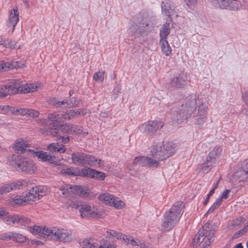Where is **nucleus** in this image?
<instances>
[{
	"label": "nucleus",
	"instance_id": "63",
	"mask_svg": "<svg viewBox=\"0 0 248 248\" xmlns=\"http://www.w3.org/2000/svg\"><path fill=\"white\" fill-rule=\"evenodd\" d=\"M122 239L124 240L125 242L129 244H130L131 240H133V239L130 236H125V235L124 238H122Z\"/></svg>",
	"mask_w": 248,
	"mask_h": 248
},
{
	"label": "nucleus",
	"instance_id": "39",
	"mask_svg": "<svg viewBox=\"0 0 248 248\" xmlns=\"http://www.w3.org/2000/svg\"><path fill=\"white\" fill-rule=\"evenodd\" d=\"M106 174L103 172L93 169L91 173V178L104 180L106 177Z\"/></svg>",
	"mask_w": 248,
	"mask_h": 248
},
{
	"label": "nucleus",
	"instance_id": "45",
	"mask_svg": "<svg viewBox=\"0 0 248 248\" xmlns=\"http://www.w3.org/2000/svg\"><path fill=\"white\" fill-rule=\"evenodd\" d=\"M222 199L220 197L217 199L216 201L213 204L212 206L207 211L206 214H210L214 211V210L217 208L221 204L222 202Z\"/></svg>",
	"mask_w": 248,
	"mask_h": 248
},
{
	"label": "nucleus",
	"instance_id": "27",
	"mask_svg": "<svg viewBox=\"0 0 248 248\" xmlns=\"http://www.w3.org/2000/svg\"><path fill=\"white\" fill-rule=\"evenodd\" d=\"M88 159L86 162V165H89L91 167H101L104 165V161L101 159H97L94 156H92L91 155H87Z\"/></svg>",
	"mask_w": 248,
	"mask_h": 248
},
{
	"label": "nucleus",
	"instance_id": "19",
	"mask_svg": "<svg viewBox=\"0 0 248 248\" xmlns=\"http://www.w3.org/2000/svg\"><path fill=\"white\" fill-rule=\"evenodd\" d=\"M30 142L23 139H17L13 145L14 149L16 153L22 154L27 150V148L30 147Z\"/></svg>",
	"mask_w": 248,
	"mask_h": 248
},
{
	"label": "nucleus",
	"instance_id": "18",
	"mask_svg": "<svg viewBox=\"0 0 248 248\" xmlns=\"http://www.w3.org/2000/svg\"><path fill=\"white\" fill-rule=\"evenodd\" d=\"M29 151L43 161H48L50 163H55L56 162L55 157L46 152L42 151H35L34 150H29Z\"/></svg>",
	"mask_w": 248,
	"mask_h": 248
},
{
	"label": "nucleus",
	"instance_id": "14",
	"mask_svg": "<svg viewBox=\"0 0 248 248\" xmlns=\"http://www.w3.org/2000/svg\"><path fill=\"white\" fill-rule=\"evenodd\" d=\"M23 186L24 184L20 181H15L5 184L0 187V195L4 196L12 191L21 189Z\"/></svg>",
	"mask_w": 248,
	"mask_h": 248
},
{
	"label": "nucleus",
	"instance_id": "60",
	"mask_svg": "<svg viewBox=\"0 0 248 248\" xmlns=\"http://www.w3.org/2000/svg\"><path fill=\"white\" fill-rule=\"evenodd\" d=\"M8 212L4 210L2 207H0V216L2 217L8 215Z\"/></svg>",
	"mask_w": 248,
	"mask_h": 248
},
{
	"label": "nucleus",
	"instance_id": "46",
	"mask_svg": "<svg viewBox=\"0 0 248 248\" xmlns=\"http://www.w3.org/2000/svg\"><path fill=\"white\" fill-rule=\"evenodd\" d=\"M215 163H210L207 161V158L205 162L201 165L200 170L203 173H207L210 170V167L214 164Z\"/></svg>",
	"mask_w": 248,
	"mask_h": 248
},
{
	"label": "nucleus",
	"instance_id": "37",
	"mask_svg": "<svg viewBox=\"0 0 248 248\" xmlns=\"http://www.w3.org/2000/svg\"><path fill=\"white\" fill-rule=\"evenodd\" d=\"M18 215L10 216L7 215L2 217V220L7 224L17 223Z\"/></svg>",
	"mask_w": 248,
	"mask_h": 248
},
{
	"label": "nucleus",
	"instance_id": "13",
	"mask_svg": "<svg viewBox=\"0 0 248 248\" xmlns=\"http://www.w3.org/2000/svg\"><path fill=\"white\" fill-rule=\"evenodd\" d=\"M164 124V123L162 121H152L141 124L140 128L141 131L149 134L161 129Z\"/></svg>",
	"mask_w": 248,
	"mask_h": 248
},
{
	"label": "nucleus",
	"instance_id": "22",
	"mask_svg": "<svg viewBox=\"0 0 248 248\" xmlns=\"http://www.w3.org/2000/svg\"><path fill=\"white\" fill-rule=\"evenodd\" d=\"M39 189L37 188L32 187L29 191L26 192L24 193L25 197V200L27 202L35 201L36 200L40 199L42 197V195L37 193V191Z\"/></svg>",
	"mask_w": 248,
	"mask_h": 248
},
{
	"label": "nucleus",
	"instance_id": "31",
	"mask_svg": "<svg viewBox=\"0 0 248 248\" xmlns=\"http://www.w3.org/2000/svg\"><path fill=\"white\" fill-rule=\"evenodd\" d=\"M37 86L32 84L26 83L22 84L21 88L20 91L21 93H27L30 92H33L37 89Z\"/></svg>",
	"mask_w": 248,
	"mask_h": 248
},
{
	"label": "nucleus",
	"instance_id": "4",
	"mask_svg": "<svg viewBox=\"0 0 248 248\" xmlns=\"http://www.w3.org/2000/svg\"><path fill=\"white\" fill-rule=\"evenodd\" d=\"M184 206L182 202H177L165 214L162 225L164 230L168 231L177 224L183 212Z\"/></svg>",
	"mask_w": 248,
	"mask_h": 248
},
{
	"label": "nucleus",
	"instance_id": "53",
	"mask_svg": "<svg viewBox=\"0 0 248 248\" xmlns=\"http://www.w3.org/2000/svg\"><path fill=\"white\" fill-rule=\"evenodd\" d=\"M61 172L63 174H66L68 175H75V172L72 168L63 169L61 170Z\"/></svg>",
	"mask_w": 248,
	"mask_h": 248
},
{
	"label": "nucleus",
	"instance_id": "61",
	"mask_svg": "<svg viewBox=\"0 0 248 248\" xmlns=\"http://www.w3.org/2000/svg\"><path fill=\"white\" fill-rule=\"evenodd\" d=\"M70 206L73 208H78L79 207L80 208V204L79 205L78 203L77 202H72L70 204Z\"/></svg>",
	"mask_w": 248,
	"mask_h": 248
},
{
	"label": "nucleus",
	"instance_id": "57",
	"mask_svg": "<svg viewBox=\"0 0 248 248\" xmlns=\"http://www.w3.org/2000/svg\"><path fill=\"white\" fill-rule=\"evenodd\" d=\"M230 190L229 189H226L222 193V195L220 196L221 199H226L228 198V195Z\"/></svg>",
	"mask_w": 248,
	"mask_h": 248
},
{
	"label": "nucleus",
	"instance_id": "15",
	"mask_svg": "<svg viewBox=\"0 0 248 248\" xmlns=\"http://www.w3.org/2000/svg\"><path fill=\"white\" fill-rule=\"evenodd\" d=\"M186 76L184 74H180L171 79L170 86L172 89L183 88L186 83Z\"/></svg>",
	"mask_w": 248,
	"mask_h": 248
},
{
	"label": "nucleus",
	"instance_id": "29",
	"mask_svg": "<svg viewBox=\"0 0 248 248\" xmlns=\"http://www.w3.org/2000/svg\"><path fill=\"white\" fill-rule=\"evenodd\" d=\"M161 51L166 56H169L171 53V48L167 40H160Z\"/></svg>",
	"mask_w": 248,
	"mask_h": 248
},
{
	"label": "nucleus",
	"instance_id": "30",
	"mask_svg": "<svg viewBox=\"0 0 248 248\" xmlns=\"http://www.w3.org/2000/svg\"><path fill=\"white\" fill-rule=\"evenodd\" d=\"M17 66V62H4L1 61L0 62V71H6L9 69L16 68Z\"/></svg>",
	"mask_w": 248,
	"mask_h": 248
},
{
	"label": "nucleus",
	"instance_id": "2",
	"mask_svg": "<svg viewBox=\"0 0 248 248\" xmlns=\"http://www.w3.org/2000/svg\"><path fill=\"white\" fill-rule=\"evenodd\" d=\"M29 231L44 238H48L59 242H68L73 239L70 231L55 227L48 228L34 226L30 227Z\"/></svg>",
	"mask_w": 248,
	"mask_h": 248
},
{
	"label": "nucleus",
	"instance_id": "34",
	"mask_svg": "<svg viewBox=\"0 0 248 248\" xmlns=\"http://www.w3.org/2000/svg\"><path fill=\"white\" fill-rule=\"evenodd\" d=\"M17 109V108H15L9 106H0V113L8 114L10 113L16 115V110Z\"/></svg>",
	"mask_w": 248,
	"mask_h": 248
},
{
	"label": "nucleus",
	"instance_id": "44",
	"mask_svg": "<svg viewBox=\"0 0 248 248\" xmlns=\"http://www.w3.org/2000/svg\"><path fill=\"white\" fill-rule=\"evenodd\" d=\"M107 233L110 236L115 237L117 239H122V238H124V235L117 232L114 230H108L107 231Z\"/></svg>",
	"mask_w": 248,
	"mask_h": 248
},
{
	"label": "nucleus",
	"instance_id": "26",
	"mask_svg": "<svg viewBox=\"0 0 248 248\" xmlns=\"http://www.w3.org/2000/svg\"><path fill=\"white\" fill-rule=\"evenodd\" d=\"M22 86V81L19 79H13L10 85H9V88L10 89V93L15 94L19 93L20 91Z\"/></svg>",
	"mask_w": 248,
	"mask_h": 248
},
{
	"label": "nucleus",
	"instance_id": "35",
	"mask_svg": "<svg viewBox=\"0 0 248 248\" xmlns=\"http://www.w3.org/2000/svg\"><path fill=\"white\" fill-rule=\"evenodd\" d=\"M15 42L9 39H4L0 37V45L6 48L13 49L15 48Z\"/></svg>",
	"mask_w": 248,
	"mask_h": 248
},
{
	"label": "nucleus",
	"instance_id": "62",
	"mask_svg": "<svg viewBox=\"0 0 248 248\" xmlns=\"http://www.w3.org/2000/svg\"><path fill=\"white\" fill-rule=\"evenodd\" d=\"M19 12L17 8H14L13 11H11L10 16H19Z\"/></svg>",
	"mask_w": 248,
	"mask_h": 248
},
{
	"label": "nucleus",
	"instance_id": "3",
	"mask_svg": "<svg viewBox=\"0 0 248 248\" xmlns=\"http://www.w3.org/2000/svg\"><path fill=\"white\" fill-rule=\"evenodd\" d=\"M149 150L150 156L153 160L158 162L157 167L160 161L171 156L176 151L175 145L171 142H154Z\"/></svg>",
	"mask_w": 248,
	"mask_h": 248
},
{
	"label": "nucleus",
	"instance_id": "59",
	"mask_svg": "<svg viewBox=\"0 0 248 248\" xmlns=\"http://www.w3.org/2000/svg\"><path fill=\"white\" fill-rule=\"evenodd\" d=\"M241 221H242V219L241 218H240V219H239V218L236 219L232 221V225L233 226H234V227L238 226H239V225H240L241 224Z\"/></svg>",
	"mask_w": 248,
	"mask_h": 248
},
{
	"label": "nucleus",
	"instance_id": "6",
	"mask_svg": "<svg viewBox=\"0 0 248 248\" xmlns=\"http://www.w3.org/2000/svg\"><path fill=\"white\" fill-rule=\"evenodd\" d=\"M157 164L158 162L153 160L152 158L144 156H139L134 158L133 163L129 164L127 165L126 170L131 175L135 177H139V173L136 168V166H148L151 168H157Z\"/></svg>",
	"mask_w": 248,
	"mask_h": 248
},
{
	"label": "nucleus",
	"instance_id": "11",
	"mask_svg": "<svg viewBox=\"0 0 248 248\" xmlns=\"http://www.w3.org/2000/svg\"><path fill=\"white\" fill-rule=\"evenodd\" d=\"M98 199L103 202L106 204H108L117 208L122 207L124 205L123 202L119 200L118 198L114 195L105 193L102 194L98 196Z\"/></svg>",
	"mask_w": 248,
	"mask_h": 248
},
{
	"label": "nucleus",
	"instance_id": "43",
	"mask_svg": "<svg viewBox=\"0 0 248 248\" xmlns=\"http://www.w3.org/2000/svg\"><path fill=\"white\" fill-rule=\"evenodd\" d=\"M10 89L9 85H2L0 86V97H4L8 94H13L10 93Z\"/></svg>",
	"mask_w": 248,
	"mask_h": 248
},
{
	"label": "nucleus",
	"instance_id": "9",
	"mask_svg": "<svg viewBox=\"0 0 248 248\" xmlns=\"http://www.w3.org/2000/svg\"><path fill=\"white\" fill-rule=\"evenodd\" d=\"M82 218L91 219L99 218L101 217V211L95 206H91L87 203H81L79 209Z\"/></svg>",
	"mask_w": 248,
	"mask_h": 248
},
{
	"label": "nucleus",
	"instance_id": "52",
	"mask_svg": "<svg viewBox=\"0 0 248 248\" xmlns=\"http://www.w3.org/2000/svg\"><path fill=\"white\" fill-rule=\"evenodd\" d=\"M79 101L77 100L75 97L71 98L70 101L68 102V107L72 108L78 106Z\"/></svg>",
	"mask_w": 248,
	"mask_h": 248
},
{
	"label": "nucleus",
	"instance_id": "64",
	"mask_svg": "<svg viewBox=\"0 0 248 248\" xmlns=\"http://www.w3.org/2000/svg\"><path fill=\"white\" fill-rule=\"evenodd\" d=\"M130 244L133 246H137L139 247V244H140V240H135L133 239L132 240H131Z\"/></svg>",
	"mask_w": 248,
	"mask_h": 248
},
{
	"label": "nucleus",
	"instance_id": "12",
	"mask_svg": "<svg viewBox=\"0 0 248 248\" xmlns=\"http://www.w3.org/2000/svg\"><path fill=\"white\" fill-rule=\"evenodd\" d=\"M0 240L3 241L12 240L18 243H25L28 239L23 234L15 232H9L0 234Z\"/></svg>",
	"mask_w": 248,
	"mask_h": 248
},
{
	"label": "nucleus",
	"instance_id": "55",
	"mask_svg": "<svg viewBox=\"0 0 248 248\" xmlns=\"http://www.w3.org/2000/svg\"><path fill=\"white\" fill-rule=\"evenodd\" d=\"M58 132V130L57 128H51L46 131V134H50L52 135V136L55 137L57 136Z\"/></svg>",
	"mask_w": 248,
	"mask_h": 248
},
{
	"label": "nucleus",
	"instance_id": "28",
	"mask_svg": "<svg viewBox=\"0 0 248 248\" xmlns=\"http://www.w3.org/2000/svg\"><path fill=\"white\" fill-rule=\"evenodd\" d=\"M170 23H166L162 25L159 32L160 40H167V36L170 34Z\"/></svg>",
	"mask_w": 248,
	"mask_h": 248
},
{
	"label": "nucleus",
	"instance_id": "24",
	"mask_svg": "<svg viewBox=\"0 0 248 248\" xmlns=\"http://www.w3.org/2000/svg\"><path fill=\"white\" fill-rule=\"evenodd\" d=\"M16 111V115L28 116L33 118L38 117L39 114V111L29 108H17Z\"/></svg>",
	"mask_w": 248,
	"mask_h": 248
},
{
	"label": "nucleus",
	"instance_id": "42",
	"mask_svg": "<svg viewBox=\"0 0 248 248\" xmlns=\"http://www.w3.org/2000/svg\"><path fill=\"white\" fill-rule=\"evenodd\" d=\"M19 20L18 16H9L7 26L8 27H12V32L15 30V27Z\"/></svg>",
	"mask_w": 248,
	"mask_h": 248
},
{
	"label": "nucleus",
	"instance_id": "48",
	"mask_svg": "<svg viewBox=\"0 0 248 248\" xmlns=\"http://www.w3.org/2000/svg\"><path fill=\"white\" fill-rule=\"evenodd\" d=\"M74 126L75 129H74L73 134H87L88 133L87 130L83 128L82 127L76 125H74Z\"/></svg>",
	"mask_w": 248,
	"mask_h": 248
},
{
	"label": "nucleus",
	"instance_id": "20",
	"mask_svg": "<svg viewBox=\"0 0 248 248\" xmlns=\"http://www.w3.org/2000/svg\"><path fill=\"white\" fill-rule=\"evenodd\" d=\"M161 10L162 15L164 16H172L175 14L173 2L168 0L162 2Z\"/></svg>",
	"mask_w": 248,
	"mask_h": 248
},
{
	"label": "nucleus",
	"instance_id": "23",
	"mask_svg": "<svg viewBox=\"0 0 248 248\" xmlns=\"http://www.w3.org/2000/svg\"><path fill=\"white\" fill-rule=\"evenodd\" d=\"M240 6L239 1H232L231 0H220L219 7L221 9H229L230 10H237Z\"/></svg>",
	"mask_w": 248,
	"mask_h": 248
},
{
	"label": "nucleus",
	"instance_id": "16",
	"mask_svg": "<svg viewBox=\"0 0 248 248\" xmlns=\"http://www.w3.org/2000/svg\"><path fill=\"white\" fill-rule=\"evenodd\" d=\"M89 113L90 110L86 108L72 109L64 113V119L69 120L80 116H84Z\"/></svg>",
	"mask_w": 248,
	"mask_h": 248
},
{
	"label": "nucleus",
	"instance_id": "10",
	"mask_svg": "<svg viewBox=\"0 0 248 248\" xmlns=\"http://www.w3.org/2000/svg\"><path fill=\"white\" fill-rule=\"evenodd\" d=\"M63 195L69 194L71 196H78L84 199L91 198L93 196V193L85 187L78 186H67L66 189L62 190Z\"/></svg>",
	"mask_w": 248,
	"mask_h": 248
},
{
	"label": "nucleus",
	"instance_id": "32",
	"mask_svg": "<svg viewBox=\"0 0 248 248\" xmlns=\"http://www.w3.org/2000/svg\"><path fill=\"white\" fill-rule=\"evenodd\" d=\"M80 245L81 248H96L98 247V244L91 238L83 240Z\"/></svg>",
	"mask_w": 248,
	"mask_h": 248
},
{
	"label": "nucleus",
	"instance_id": "8",
	"mask_svg": "<svg viewBox=\"0 0 248 248\" xmlns=\"http://www.w3.org/2000/svg\"><path fill=\"white\" fill-rule=\"evenodd\" d=\"M15 163V168L16 170L25 174L31 175L37 170V166L32 160L22 156H18Z\"/></svg>",
	"mask_w": 248,
	"mask_h": 248
},
{
	"label": "nucleus",
	"instance_id": "56",
	"mask_svg": "<svg viewBox=\"0 0 248 248\" xmlns=\"http://www.w3.org/2000/svg\"><path fill=\"white\" fill-rule=\"evenodd\" d=\"M198 0H184V2L187 5H194L197 2Z\"/></svg>",
	"mask_w": 248,
	"mask_h": 248
},
{
	"label": "nucleus",
	"instance_id": "17",
	"mask_svg": "<svg viewBox=\"0 0 248 248\" xmlns=\"http://www.w3.org/2000/svg\"><path fill=\"white\" fill-rule=\"evenodd\" d=\"M233 177L239 182L248 181V161L243 165L242 169L237 170L234 173Z\"/></svg>",
	"mask_w": 248,
	"mask_h": 248
},
{
	"label": "nucleus",
	"instance_id": "1",
	"mask_svg": "<svg viewBox=\"0 0 248 248\" xmlns=\"http://www.w3.org/2000/svg\"><path fill=\"white\" fill-rule=\"evenodd\" d=\"M207 107L195 94L186 96L180 112L174 114L178 124L186 122L189 118H195V124L201 127L206 120Z\"/></svg>",
	"mask_w": 248,
	"mask_h": 248
},
{
	"label": "nucleus",
	"instance_id": "7",
	"mask_svg": "<svg viewBox=\"0 0 248 248\" xmlns=\"http://www.w3.org/2000/svg\"><path fill=\"white\" fill-rule=\"evenodd\" d=\"M153 28L152 25L143 19L137 18L131 22L129 30L132 35L139 37L147 35Z\"/></svg>",
	"mask_w": 248,
	"mask_h": 248
},
{
	"label": "nucleus",
	"instance_id": "40",
	"mask_svg": "<svg viewBox=\"0 0 248 248\" xmlns=\"http://www.w3.org/2000/svg\"><path fill=\"white\" fill-rule=\"evenodd\" d=\"M74 125H71L69 124H65L64 125H62L61 127V131L63 133H67L69 134H73V132L75 129Z\"/></svg>",
	"mask_w": 248,
	"mask_h": 248
},
{
	"label": "nucleus",
	"instance_id": "49",
	"mask_svg": "<svg viewBox=\"0 0 248 248\" xmlns=\"http://www.w3.org/2000/svg\"><path fill=\"white\" fill-rule=\"evenodd\" d=\"M31 220L28 217L24 216H18V219L17 220V223L21 224V225H26L31 223Z\"/></svg>",
	"mask_w": 248,
	"mask_h": 248
},
{
	"label": "nucleus",
	"instance_id": "5",
	"mask_svg": "<svg viewBox=\"0 0 248 248\" xmlns=\"http://www.w3.org/2000/svg\"><path fill=\"white\" fill-rule=\"evenodd\" d=\"M216 230L214 226L210 225L209 223H206L202 229H200L196 234L193 241V247L199 245L205 239L202 248H208L210 244L214 240V234Z\"/></svg>",
	"mask_w": 248,
	"mask_h": 248
},
{
	"label": "nucleus",
	"instance_id": "50",
	"mask_svg": "<svg viewBox=\"0 0 248 248\" xmlns=\"http://www.w3.org/2000/svg\"><path fill=\"white\" fill-rule=\"evenodd\" d=\"M248 232V228L247 227V225L245 226V227L242 229L239 230L237 232L235 233L232 236V239H236L240 236L244 235L246 232Z\"/></svg>",
	"mask_w": 248,
	"mask_h": 248
},
{
	"label": "nucleus",
	"instance_id": "58",
	"mask_svg": "<svg viewBox=\"0 0 248 248\" xmlns=\"http://www.w3.org/2000/svg\"><path fill=\"white\" fill-rule=\"evenodd\" d=\"M140 248H149L150 246L148 243H145L140 240V244H139Z\"/></svg>",
	"mask_w": 248,
	"mask_h": 248
},
{
	"label": "nucleus",
	"instance_id": "33",
	"mask_svg": "<svg viewBox=\"0 0 248 248\" xmlns=\"http://www.w3.org/2000/svg\"><path fill=\"white\" fill-rule=\"evenodd\" d=\"M48 149L51 152H57L60 153H64L65 152L63 145L57 143H52L50 144L48 146Z\"/></svg>",
	"mask_w": 248,
	"mask_h": 248
},
{
	"label": "nucleus",
	"instance_id": "54",
	"mask_svg": "<svg viewBox=\"0 0 248 248\" xmlns=\"http://www.w3.org/2000/svg\"><path fill=\"white\" fill-rule=\"evenodd\" d=\"M99 248H115L114 245L110 244V243L107 242V241H105L104 239L103 240L102 244L101 245Z\"/></svg>",
	"mask_w": 248,
	"mask_h": 248
},
{
	"label": "nucleus",
	"instance_id": "41",
	"mask_svg": "<svg viewBox=\"0 0 248 248\" xmlns=\"http://www.w3.org/2000/svg\"><path fill=\"white\" fill-rule=\"evenodd\" d=\"M105 77H106L105 71H99L94 74L93 79L97 82H103Z\"/></svg>",
	"mask_w": 248,
	"mask_h": 248
},
{
	"label": "nucleus",
	"instance_id": "36",
	"mask_svg": "<svg viewBox=\"0 0 248 248\" xmlns=\"http://www.w3.org/2000/svg\"><path fill=\"white\" fill-rule=\"evenodd\" d=\"M48 118L51 121L56 122V124H58V123L60 122V120L64 119V113L61 114L56 112L49 114L48 116Z\"/></svg>",
	"mask_w": 248,
	"mask_h": 248
},
{
	"label": "nucleus",
	"instance_id": "25",
	"mask_svg": "<svg viewBox=\"0 0 248 248\" xmlns=\"http://www.w3.org/2000/svg\"><path fill=\"white\" fill-rule=\"evenodd\" d=\"M221 151L220 146H215L207 156V161L210 163H215L216 159L220 155Z\"/></svg>",
	"mask_w": 248,
	"mask_h": 248
},
{
	"label": "nucleus",
	"instance_id": "38",
	"mask_svg": "<svg viewBox=\"0 0 248 248\" xmlns=\"http://www.w3.org/2000/svg\"><path fill=\"white\" fill-rule=\"evenodd\" d=\"M49 103L56 107H68V101L66 100L57 101L55 98H52L50 100Z\"/></svg>",
	"mask_w": 248,
	"mask_h": 248
},
{
	"label": "nucleus",
	"instance_id": "47",
	"mask_svg": "<svg viewBox=\"0 0 248 248\" xmlns=\"http://www.w3.org/2000/svg\"><path fill=\"white\" fill-rule=\"evenodd\" d=\"M25 199V198L23 194L22 196H16L14 198L12 199L11 202H13V204H21L23 202H26Z\"/></svg>",
	"mask_w": 248,
	"mask_h": 248
},
{
	"label": "nucleus",
	"instance_id": "51",
	"mask_svg": "<svg viewBox=\"0 0 248 248\" xmlns=\"http://www.w3.org/2000/svg\"><path fill=\"white\" fill-rule=\"evenodd\" d=\"M93 169H91L89 168L87 169H82L81 170V173L83 176L85 177L91 178V173L93 172Z\"/></svg>",
	"mask_w": 248,
	"mask_h": 248
},
{
	"label": "nucleus",
	"instance_id": "21",
	"mask_svg": "<svg viewBox=\"0 0 248 248\" xmlns=\"http://www.w3.org/2000/svg\"><path fill=\"white\" fill-rule=\"evenodd\" d=\"M87 154L82 153H75L72 155V159L73 163L79 166H83L86 165L87 162Z\"/></svg>",
	"mask_w": 248,
	"mask_h": 248
}]
</instances>
